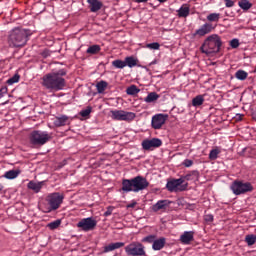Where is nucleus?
Segmentation results:
<instances>
[{
  "label": "nucleus",
  "mask_w": 256,
  "mask_h": 256,
  "mask_svg": "<svg viewBox=\"0 0 256 256\" xmlns=\"http://www.w3.org/2000/svg\"><path fill=\"white\" fill-rule=\"evenodd\" d=\"M67 75V70L60 69L56 72H50L43 76L42 85L48 91H63L67 86V81L65 76Z\"/></svg>",
  "instance_id": "f257e3e1"
},
{
  "label": "nucleus",
  "mask_w": 256,
  "mask_h": 256,
  "mask_svg": "<svg viewBox=\"0 0 256 256\" xmlns=\"http://www.w3.org/2000/svg\"><path fill=\"white\" fill-rule=\"evenodd\" d=\"M31 37V30L16 27L9 32L8 44L10 47H25Z\"/></svg>",
  "instance_id": "f03ea898"
},
{
  "label": "nucleus",
  "mask_w": 256,
  "mask_h": 256,
  "mask_svg": "<svg viewBox=\"0 0 256 256\" xmlns=\"http://www.w3.org/2000/svg\"><path fill=\"white\" fill-rule=\"evenodd\" d=\"M147 187H149V181L143 176L122 180V191L124 193H139V191H145Z\"/></svg>",
  "instance_id": "7ed1b4c3"
},
{
  "label": "nucleus",
  "mask_w": 256,
  "mask_h": 256,
  "mask_svg": "<svg viewBox=\"0 0 256 256\" xmlns=\"http://www.w3.org/2000/svg\"><path fill=\"white\" fill-rule=\"evenodd\" d=\"M222 45L223 41L221 40V36H219V34H211L204 39L200 51L204 53V55H215L221 51Z\"/></svg>",
  "instance_id": "20e7f679"
},
{
  "label": "nucleus",
  "mask_w": 256,
  "mask_h": 256,
  "mask_svg": "<svg viewBox=\"0 0 256 256\" xmlns=\"http://www.w3.org/2000/svg\"><path fill=\"white\" fill-rule=\"evenodd\" d=\"M221 19L220 13H210L206 16V20L203 25H201L198 29L195 30L193 37H205V35H209V33H213L215 29H217V24Z\"/></svg>",
  "instance_id": "39448f33"
},
{
  "label": "nucleus",
  "mask_w": 256,
  "mask_h": 256,
  "mask_svg": "<svg viewBox=\"0 0 256 256\" xmlns=\"http://www.w3.org/2000/svg\"><path fill=\"white\" fill-rule=\"evenodd\" d=\"M49 141H51V134L47 131L34 130L29 135V142L33 147H43Z\"/></svg>",
  "instance_id": "423d86ee"
},
{
  "label": "nucleus",
  "mask_w": 256,
  "mask_h": 256,
  "mask_svg": "<svg viewBox=\"0 0 256 256\" xmlns=\"http://www.w3.org/2000/svg\"><path fill=\"white\" fill-rule=\"evenodd\" d=\"M124 251L127 256H147V251L145 250V245L141 242H131L126 245Z\"/></svg>",
  "instance_id": "0eeeda50"
},
{
  "label": "nucleus",
  "mask_w": 256,
  "mask_h": 256,
  "mask_svg": "<svg viewBox=\"0 0 256 256\" xmlns=\"http://www.w3.org/2000/svg\"><path fill=\"white\" fill-rule=\"evenodd\" d=\"M230 189L234 195H245V193H251L253 191V185L250 182L235 180Z\"/></svg>",
  "instance_id": "6e6552de"
},
{
  "label": "nucleus",
  "mask_w": 256,
  "mask_h": 256,
  "mask_svg": "<svg viewBox=\"0 0 256 256\" xmlns=\"http://www.w3.org/2000/svg\"><path fill=\"white\" fill-rule=\"evenodd\" d=\"M110 117L113 121H133L137 115L134 112H127L125 110H111Z\"/></svg>",
  "instance_id": "1a4fd4ad"
},
{
  "label": "nucleus",
  "mask_w": 256,
  "mask_h": 256,
  "mask_svg": "<svg viewBox=\"0 0 256 256\" xmlns=\"http://www.w3.org/2000/svg\"><path fill=\"white\" fill-rule=\"evenodd\" d=\"M183 179L180 177L178 179H171L166 183V189L170 193H177V191H187L189 184H183Z\"/></svg>",
  "instance_id": "9d476101"
},
{
  "label": "nucleus",
  "mask_w": 256,
  "mask_h": 256,
  "mask_svg": "<svg viewBox=\"0 0 256 256\" xmlns=\"http://www.w3.org/2000/svg\"><path fill=\"white\" fill-rule=\"evenodd\" d=\"M63 195L60 193H51L47 196L46 201L49 205V211H57L59 207H61V204L63 203Z\"/></svg>",
  "instance_id": "9b49d317"
},
{
  "label": "nucleus",
  "mask_w": 256,
  "mask_h": 256,
  "mask_svg": "<svg viewBox=\"0 0 256 256\" xmlns=\"http://www.w3.org/2000/svg\"><path fill=\"white\" fill-rule=\"evenodd\" d=\"M76 227L84 233H89L97 227V220L93 217L83 218L76 224Z\"/></svg>",
  "instance_id": "f8f14e48"
},
{
  "label": "nucleus",
  "mask_w": 256,
  "mask_h": 256,
  "mask_svg": "<svg viewBox=\"0 0 256 256\" xmlns=\"http://www.w3.org/2000/svg\"><path fill=\"white\" fill-rule=\"evenodd\" d=\"M163 145V141L159 138L145 139L142 141V148L144 151H153L159 149Z\"/></svg>",
  "instance_id": "ddd939ff"
},
{
  "label": "nucleus",
  "mask_w": 256,
  "mask_h": 256,
  "mask_svg": "<svg viewBox=\"0 0 256 256\" xmlns=\"http://www.w3.org/2000/svg\"><path fill=\"white\" fill-rule=\"evenodd\" d=\"M167 119H169V115L167 114H155L154 116H152L151 120L152 129H161V127H163V124L166 123Z\"/></svg>",
  "instance_id": "4468645a"
},
{
  "label": "nucleus",
  "mask_w": 256,
  "mask_h": 256,
  "mask_svg": "<svg viewBox=\"0 0 256 256\" xmlns=\"http://www.w3.org/2000/svg\"><path fill=\"white\" fill-rule=\"evenodd\" d=\"M193 239H195V232L193 231H185L180 236V242L183 245H191V241H193Z\"/></svg>",
  "instance_id": "2eb2a0df"
},
{
  "label": "nucleus",
  "mask_w": 256,
  "mask_h": 256,
  "mask_svg": "<svg viewBox=\"0 0 256 256\" xmlns=\"http://www.w3.org/2000/svg\"><path fill=\"white\" fill-rule=\"evenodd\" d=\"M177 16L180 19H187V16L189 13H191V8L189 7V4H183L178 10H177Z\"/></svg>",
  "instance_id": "dca6fc26"
},
{
  "label": "nucleus",
  "mask_w": 256,
  "mask_h": 256,
  "mask_svg": "<svg viewBox=\"0 0 256 256\" xmlns=\"http://www.w3.org/2000/svg\"><path fill=\"white\" fill-rule=\"evenodd\" d=\"M171 205V201L169 200H159L156 204L152 206V211L157 213V211H161L162 209H167Z\"/></svg>",
  "instance_id": "f3484780"
},
{
  "label": "nucleus",
  "mask_w": 256,
  "mask_h": 256,
  "mask_svg": "<svg viewBox=\"0 0 256 256\" xmlns=\"http://www.w3.org/2000/svg\"><path fill=\"white\" fill-rule=\"evenodd\" d=\"M181 179H182L183 183H185V181H197V179H199V171L192 170V171L188 172L187 174L181 176Z\"/></svg>",
  "instance_id": "a211bd4d"
},
{
  "label": "nucleus",
  "mask_w": 256,
  "mask_h": 256,
  "mask_svg": "<svg viewBox=\"0 0 256 256\" xmlns=\"http://www.w3.org/2000/svg\"><path fill=\"white\" fill-rule=\"evenodd\" d=\"M53 123L55 127H65V125L69 123V116L67 115L57 116Z\"/></svg>",
  "instance_id": "6ab92c4d"
},
{
  "label": "nucleus",
  "mask_w": 256,
  "mask_h": 256,
  "mask_svg": "<svg viewBox=\"0 0 256 256\" xmlns=\"http://www.w3.org/2000/svg\"><path fill=\"white\" fill-rule=\"evenodd\" d=\"M44 181L41 182H35V181H30L27 184L28 189H30L31 191L35 192V193H40L41 189H43V185H44Z\"/></svg>",
  "instance_id": "aec40b11"
},
{
  "label": "nucleus",
  "mask_w": 256,
  "mask_h": 256,
  "mask_svg": "<svg viewBox=\"0 0 256 256\" xmlns=\"http://www.w3.org/2000/svg\"><path fill=\"white\" fill-rule=\"evenodd\" d=\"M88 5H90L91 13H97L103 7V3L99 0H87Z\"/></svg>",
  "instance_id": "412c9836"
},
{
  "label": "nucleus",
  "mask_w": 256,
  "mask_h": 256,
  "mask_svg": "<svg viewBox=\"0 0 256 256\" xmlns=\"http://www.w3.org/2000/svg\"><path fill=\"white\" fill-rule=\"evenodd\" d=\"M121 247H125V242L110 243L104 247L103 253H111V251H115V249H121Z\"/></svg>",
  "instance_id": "4be33fe9"
},
{
  "label": "nucleus",
  "mask_w": 256,
  "mask_h": 256,
  "mask_svg": "<svg viewBox=\"0 0 256 256\" xmlns=\"http://www.w3.org/2000/svg\"><path fill=\"white\" fill-rule=\"evenodd\" d=\"M166 239L164 237H161L159 239H155L152 244L153 251H161L163 247H165Z\"/></svg>",
  "instance_id": "5701e85b"
},
{
  "label": "nucleus",
  "mask_w": 256,
  "mask_h": 256,
  "mask_svg": "<svg viewBox=\"0 0 256 256\" xmlns=\"http://www.w3.org/2000/svg\"><path fill=\"white\" fill-rule=\"evenodd\" d=\"M124 62L126 64V67L133 69V67H137V65L139 63V59L135 58L134 56H127L124 59Z\"/></svg>",
  "instance_id": "b1692460"
},
{
  "label": "nucleus",
  "mask_w": 256,
  "mask_h": 256,
  "mask_svg": "<svg viewBox=\"0 0 256 256\" xmlns=\"http://www.w3.org/2000/svg\"><path fill=\"white\" fill-rule=\"evenodd\" d=\"M19 175H21V170L17 169V170H9L6 171L3 175V177L5 179H17V177H19Z\"/></svg>",
  "instance_id": "393cba45"
},
{
  "label": "nucleus",
  "mask_w": 256,
  "mask_h": 256,
  "mask_svg": "<svg viewBox=\"0 0 256 256\" xmlns=\"http://www.w3.org/2000/svg\"><path fill=\"white\" fill-rule=\"evenodd\" d=\"M159 99L157 92H150L147 97L144 98L145 103H155Z\"/></svg>",
  "instance_id": "a878e982"
},
{
  "label": "nucleus",
  "mask_w": 256,
  "mask_h": 256,
  "mask_svg": "<svg viewBox=\"0 0 256 256\" xmlns=\"http://www.w3.org/2000/svg\"><path fill=\"white\" fill-rule=\"evenodd\" d=\"M238 5L240 9H243V11H249V9L253 7V4L249 2V0H240Z\"/></svg>",
  "instance_id": "bb28decb"
},
{
  "label": "nucleus",
  "mask_w": 256,
  "mask_h": 256,
  "mask_svg": "<svg viewBox=\"0 0 256 256\" xmlns=\"http://www.w3.org/2000/svg\"><path fill=\"white\" fill-rule=\"evenodd\" d=\"M203 103H205V98L203 95H198L192 99L193 107H201Z\"/></svg>",
  "instance_id": "cd10ccee"
},
{
  "label": "nucleus",
  "mask_w": 256,
  "mask_h": 256,
  "mask_svg": "<svg viewBox=\"0 0 256 256\" xmlns=\"http://www.w3.org/2000/svg\"><path fill=\"white\" fill-rule=\"evenodd\" d=\"M249 77V73L245 72V70H238L235 73V78L238 79V81H245Z\"/></svg>",
  "instance_id": "c85d7f7f"
},
{
  "label": "nucleus",
  "mask_w": 256,
  "mask_h": 256,
  "mask_svg": "<svg viewBox=\"0 0 256 256\" xmlns=\"http://www.w3.org/2000/svg\"><path fill=\"white\" fill-rule=\"evenodd\" d=\"M109 84L105 80H101L96 84V89L98 93H105V89H107V86Z\"/></svg>",
  "instance_id": "c756f323"
},
{
  "label": "nucleus",
  "mask_w": 256,
  "mask_h": 256,
  "mask_svg": "<svg viewBox=\"0 0 256 256\" xmlns=\"http://www.w3.org/2000/svg\"><path fill=\"white\" fill-rule=\"evenodd\" d=\"M99 51H101V46L95 44L88 47V49L86 50V53H88L89 55H97Z\"/></svg>",
  "instance_id": "7c9ffc66"
},
{
  "label": "nucleus",
  "mask_w": 256,
  "mask_h": 256,
  "mask_svg": "<svg viewBox=\"0 0 256 256\" xmlns=\"http://www.w3.org/2000/svg\"><path fill=\"white\" fill-rule=\"evenodd\" d=\"M60 226H61V219H57L47 224L48 229H50L51 231H55V229H59Z\"/></svg>",
  "instance_id": "2f4dec72"
},
{
  "label": "nucleus",
  "mask_w": 256,
  "mask_h": 256,
  "mask_svg": "<svg viewBox=\"0 0 256 256\" xmlns=\"http://www.w3.org/2000/svg\"><path fill=\"white\" fill-rule=\"evenodd\" d=\"M245 242L247 243L248 247H251L252 245H255V243H256V235L255 234L246 235Z\"/></svg>",
  "instance_id": "473e14b6"
},
{
  "label": "nucleus",
  "mask_w": 256,
  "mask_h": 256,
  "mask_svg": "<svg viewBox=\"0 0 256 256\" xmlns=\"http://www.w3.org/2000/svg\"><path fill=\"white\" fill-rule=\"evenodd\" d=\"M112 66H114L115 69H125L126 67L125 60L124 61L120 59L114 60L112 61Z\"/></svg>",
  "instance_id": "72a5a7b5"
},
{
  "label": "nucleus",
  "mask_w": 256,
  "mask_h": 256,
  "mask_svg": "<svg viewBox=\"0 0 256 256\" xmlns=\"http://www.w3.org/2000/svg\"><path fill=\"white\" fill-rule=\"evenodd\" d=\"M141 91L139 88H137L135 85H131L126 89L127 95H137Z\"/></svg>",
  "instance_id": "f704fd0d"
},
{
  "label": "nucleus",
  "mask_w": 256,
  "mask_h": 256,
  "mask_svg": "<svg viewBox=\"0 0 256 256\" xmlns=\"http://www.w3.org/2000/svg\"><path fill=\"white\" fill-rule=\"evenodd\" d=\"M219 153H221V151L217 148L212 149L209 153V159L211 161H215V159H217V157H219Z\"/></svg>",
  "instance_id": "c9c22d12"
},
{
  "label": "nucleus",
  "mask_w": 256,
  "mask_h": 256,
  "mask_svg": "<svg viewBox=\"0 0 256 256\" xmlns=\"http://www.w3.org/2000/svg\"><path fill=\"white\" fill-rule=\"evenodd\" d=\"M19 79H21V76L19 74H15L13 77L7 80L8 85H14V83H19Z\"/></svg>",
  "instance_id": "e433bc0d"
},
{
  "label": "nucleus",
  "mask_w": 256,
  "mask_h": 256,
  "mask_svg": "<svg viewBox=\"0 0 256 256\" xmlns=\"http://www.w3.org/2000/svg\"><path fill=\"white\" fill-rule=\"evenodd\" d=\"M157 236L155 235H148L142 239V243H154Z\"/></svg>",
  "instance_id": "4c0bfd02"
},
{
  "label": "nucleus",
  "mask_w": 256,
  "mask_h": 256,
  "mask_svg": "<svg viewBox=\"0 0 256 256\" xmlns=\"http://www.w3.org/2000/svg\"><path fill=\"white\" fill-rule=\"evenodd\" d=\"M147 49H152L154 51H158V49L161 47V44H159L158 42H154V43H149L146 45Z\"/></svg>",
  "instance_id": "58836bf2"
},
{
  "label": "nucleus",
  "mask_w": 256,
  "mask_h": 256,
  "mask_svg": "<svg viewBox=\"0 0 256 256\" xmlns=\"http://www.w3.org/2000/svg\"><path fill=\"white\" fill-rule=\"evenodd\" d=\"M92 108L88 106L86 109L80 112L81 117H89L91 115Z\"/></svg>",
  "instance_id": "ea45409f"
},
{
  "label": "nucleus",
  "mask_w": 256,
  "mask_h": 256,
  "mask_svg": "<svg viewBox=\"0 0 256 256\" xmlns=\"http://www.w3.org/2000/svg\"><path fill=\"white\" fill-rule=\"evenodd\" d=\"M230 47H232V49H237V47H239V39L234 38L230 41Z\"/></svg>",
  "instance_id": "a19ab883"
},
{
  "label": "nucleus",
  "mask_w": 256,
  "mask_h": 256,
  "mask_svg": "<svg viewBox=\"0 0 256 256\" xmlns=\"http://www.w3.org/2000/svg\"><path fill=\"white\" fill-rule=\"evenodd\" d=\"M182 165H183L184 167H193V160L185 159V160L182 162Z\"/></svg>",
  "instance_id": "79ce46f5"
},
{
  "label": "nucleus",
  "mask_w": 256,
  "mask_h": 256,
  "mask_svg": "<svg viewBox=\"0 0 256 256\" xmlns=\"http://www.w3.org/2000/svg\"><path fill=\"white\" fill-rule=\"evenodd\" d=\"M225 6L228 8L234 7L235 2L233 0H224Z\"/></svg>",
  "instance_id": "37998d69"
},
{
  "label": "nucleus",
  "mask_w": 256,
  "mask_h": 256,
  "mask_svg": "<svg viewBox=\"0 0 256 256\" xmlns=\"http://www.w3.org/2000/svg\"><path fill=\"white\" fill-rule=\"evenodd\" d=\"M5 95H7V87L4 86L0 89V99H3Z\"/></svg>",
  "instance_id": "c03bdc74"
},
{
  "label": "nucleus",
  "mask_w": 256,
  "mask_h": 256,
  "mask_svg": "<svg viewBox=\"0 0 256 256\" xmlns=\"http://www.w3.org/2000/svg\"><path fill=\"white\" fill-rule=\"evenodd\" d=\"M42 57H44V59H47V57L51 56V51L45 49L44 51L41 52Z\"/></svg>",
  "instance_id": "a18cd8bd"
},
{
  "label": "nucleus",
  "mask_w": 256,
  "mask_h": 256,
  "mask_svg": "<svg viewBox=\"0 0 256 256\" xmlns=\"http://www.w3.org/2000/svg\"><path fill=\"white\" fill-rule=\"evenodd\" d=\"M113 214V207L109 206L107 211L104 212V217H109V215Z\"/></svg>",
  "instance_id": "49530a36"
},
{
  "label": "nucleus",
  "mask_w": 256,
  "mask_h": 256,
  "mask_svg": "<svg viewBox=\"0 0 256 256\" xmlns=\"http://www.w3.org/2000/svg\"><path fill=\"white\" fill-rule=\"evenodd\" d=\"M205 221H207L208 223L213 222V215L208 214L205 216Z\"/></svg>",
  "instance_id": "de8ad7c7"
},
{
  "label": "nucleus",
  "mask_w": 256,
  "mask_h": 256,
  "mask_svg": "<svg viewBox=\"0 0 256 256\" xmlns=\"http://www.w3.org/2000/svg\"><path fill=\"white\" fill-rule=\"evenodd\" d=\"M135 205H137V202H133V203H131V204H128V208H130V209H133V207H135Z\"/></svg>",
  "instance_id": "09e8293b"
},
{
  "label": "nucleus",
  "mask_w": 256,
  "mask_h": 256,
  "mask_svg": "<svg viewBox=\"0 0 256 256\" xmlns=\"http://www.w3.org/2000/svg\"><path fill=\"white\" fill-rule=\"evenodd\" d=\"M147 1H149V0H136L135 2L136 3H147Z\"/></svg>",
  "instance_id": "8fccbe9b"
},
{
  "label": "nucleus",
  "mask_w": 256,
  "mask_h": 256,
  "mask_svg": "<svg viewBox=\"0 0 256 256\" xmlns=\"http://www.w3.org/2000/svg\"><path fill=\"white\" fill-rule=\"evenodd\" d=\"M159 3H167L168 0H157Z\"/></svg>",
  "instance_id": "3c124183"
},
{
  "label": "nucleus",
  "mask_w": 256,
  "mask_h": 256,
  "mask_svg": "<svg viewBox=\"0 0 256 256\" xmlns=\"http://www.w3.org/2000/svg\"><path fill=\"white\" fill-rule=\"evenodd\" d=\"M252 117H253L254 121H256V112H254V113L252 114Z\"/></svg>",
  "instance_id": "603ef678"
},
{
  "label": "nucleus",
  "mask_w": 256,
  "mask_h": 256,
  "mask_svg": "<svg viewBox=\"0 0 256 256\" xmlns=\"http://www.w3.org/2000/svg\"><path fill=\"white\" fill-rule=\"evenodd\" d=\"M3 191V186L0 184V193Z\"/></svg>",
  "instance_id": "864d4df0"
},
{
  "label": "nucleus",
  "mask_w": 256,
  "mask_h": 256,
  "mask_svg": "<svg viewBox=\"0 0 256 256\" xmlns=\"http://www.w3.org/2000/svg\"><path fill=\"white\" fill-rule=\"evenodd\" d=\"M151 65H155V62H152Z\"/></svg>",
  "instance_id": "5fc2aeb1"
}]
</instances>
